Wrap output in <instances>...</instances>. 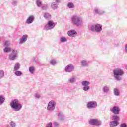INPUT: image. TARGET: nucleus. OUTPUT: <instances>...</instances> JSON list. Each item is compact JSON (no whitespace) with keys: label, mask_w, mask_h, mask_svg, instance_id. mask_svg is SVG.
Here are the masks:
<instances>
[{"label":"nucleus","mask_w":127,"mask_h":127,"mask_svg":"<svg viewBox=\"0 0 127 127\" xmlns=\"http://www.w3.org/2000/svg\"><path fill=\"white\" fill-rule=\"evenodd\" d=\"M125 68H126V69H127V65H126L125 66Z\"/></svg>","instance_id":"a18cd8bd"},{"label":"nucleus","mask_w":127,"mask_h":127,"mask_svg":"<svg viewBox=\"0 0 127 127\" xmlns=\"http://www.w3.org/2000/svg\"><path fill=\"white\" fill-rule=\"evenodd\" d=\"M110 111L112 113H113V114L118 115L120 113V108L118 106H114L112 108H110Z\"/></svg>","instance_id":"f8f14e48"},{"label":"nucleus","mask_w":127,"mask_h":127,"mask_svg":"<svg viewBox=\"0 0 127 127\" xmlns=\"http://www.w3.org/2000/svg\"><path fill=\"white\" fill-rule=\"evenodd\" d=\"M3 51L5 53H7V52H10V51H11V48L8 47H6L4 49Z\"/></svg>","instance_id":"c85d7f7f"},{"label":"nucleus","mask_w":127,"mask_h":127,"mask_svg":"<svg viewBox=\"0 0 127 127\" xmlns=\"http://www.w3.org/2000/svg\"><path fill=\"white\" fill-rule=\"evenodd\" d=\"M4 76V72L3 70H0V79L3 78Z\"/></svg>","instance_id":"72a5a7b5"},{"label":"nucleus","mask_w":127,"mask_h":127,"mask_svg":"<svg viewBox=\"0 0 127 127\" xmlns=\"http://www.w3.org/2000/svg\"><path fill=\"white\" fill-rule=\"evenodd\" d=\"M28 37V36H27V35H23L22 37L20 39L19 44H22L23 43H25V42H26Z\"/></svg>","instance_id":"dca6fc26"},{"label":"nucleus","mask_w":127,"mask_h":127,"mask_svg":"<svg viewBox=\"0 0 127 127\" xmlns=\"http://www.w3.org/2000/svg\"><path fill=\"white\" fill-rule=\"evenodd\" d=\"M36 4L38 7H40L41 5H42V2L40 0H37L36 1Z\"/></svg>","instance_id":"f704fd0d"},{"label":"nucleus","mask_w":127,"mask_h":127,"mask_svg":"<svg viewBox=\"0 0 127 127\" xmlns=\"http://www.w3.org/2000/svg\"><path fill=\"white\" fill-rule=\"evenodd\" d=\"M119 125V123L117 121H114L111 122L110 123V125L112 126V127H117Z\"/></svg>","instance_id":"b1692460"},{"label":"nucleus","mask_w":127,"mask_h":127,"mask_svg":"<svg viewBox=\"0 0 127 127\" xmlns=\"http://www.w3.org/2000/svg\"><path fill=\"white\" fill-rule=\"evenodd\" d=\"M20 68V64H19V63H16L14 67V71H18Z\"/></svg>","instance_id":"5701e85b"},{"label":"nucleus","mask_w":127,"mask_h":127,"mask_svg":"<svg viewBox=\"0 0 127 127\" xmlns=\"http://www.w3.org/2000/svg\"><path fill=\"white\" fill-rule=\"evenodd\" d=\"M94 11L95 14H98V15H101V14H104L105 13V11L100 9L99 8H95Z\"/></svg>","instance_id":"2eb2a0df"},{"label":"nucleus","mask_w":127,"mask_h":127,"mask_svg":"<svg viewBox=\"0 0 127 127\" xmlns=\"http://www.w3.org/2000/svg\"><path fill=\"white\" fill-rule=\"evenodd\" d=\"M58 116L60 121H64L66 119V116L62 112H59L58 113Z\"/></svg>","instance_id":"a211bd4d"},{"label":"nucleus","mask_w":127,"mask_h":127,"mask_svg":"<svg viewBox=\"0 0 127 127\" xmlns=\"http://www.w3.org/2000/svg\"><path fill=\"white\" fill-rule=\"evenodd\" d=\"M113 75L114 79L116 81H121L122 80V76L124 75V70L121 68H116L113 70Z\"/></svg>","instance_id":"7ed1b4c3"},{"label":"nucleus","mask_w":127,"mask_h":127,"mask_svg":"<svg viewBox=\"0 0 127 127\" xmlns=\"http://www.w3.org/2000/svg\"><path fill=\"white\" fill-rule=\"evenodd\" d=\"M50 63L51 64H52L53 66H54L55 65H56V60L55 59H53L50 60Z\"/></svg>","instance_id":"c756f323"},{"label":"nucleus","mask_w":127,"mask_h":127,"mask_svg":"<svg viewBox=\"0 0 127 127\" xmlns=\"http://www.w3.org/2000/svg\"><path fill=\"white\" fill-rule=\"evenodd\" d=\"M88 29L89 31L99 33L101 32L102 30H103V26L101 24H96L89 26Z\"/></svg>","instance_id":"20e7f679"},{"label":"nucleus","mask_w":127,"mask_h":127,"mask_svg":"<svg viewBox=\"0 0 127 127\" xmlns=\"http://www.w3.org/2000/svg\"><path fill=\"white\" fill-rule=\"evenodd\" d=\"M60 41L62 43H64L65 42H67V41H68V40L65 37H62L60 39Z\"/></svg>","instance_id":"bb28decb"},{"label":"nucleus","mask_w":127,"mask_h":127,"mask_svg":"<svg viewBox=\"0 0 127 127\" xmlns=\"http://www.w3.org/2000/svg\"><path fill=\"white\" fill-rule=\"evenodd\" d=\"M53 124H54V126L56 127H59V123H58L56 121L54 122Z\"/></svg>","instance_id":"a19ab883"},{"label":"nucleus","mask_w":127,"mask_h":127,"mask_svg":"<svg viewBox=\"0 0 127 127\" xmlns=\"http://www.w3.org/2000/svg\"><path fill=\"white\" fill-rule=\"evenodd\" d=\"M55 27V23L52 20L48 21L47 24L45 26L44 29L45 30H50L53 29Z\"/></svg>","instance_id":"6e6552de"},{"label":"nucleus","mask_w":127,"mask_h":127,"mask_svg":"<svg viewBox=\"0 0 127 127\" xmlns=\"http://www.w3.org/2000/svg\"><path fill=\"white\" fill-rule=\"evenodd\" d=\"M18 3V2L17 1V0H13L12 1V4L13 5V6H16Z\"/></svg>","instance_id":"4c0bfd02"},{"label":"nucleus","mask_w":127,"mask_h":127,"mask_svg":"<svg viewBox=\"0 0 127 127\" xmlns=\"http://www.w3.org/2000/svg\"><path fill=\"white\" fill-rule=\"evenodd\" d=\"M51 7L53 10H55L58 8V4L55 2H53L51 4Z\"/></svg>","instance_id":"aec40b11"},{"label":"nucleus","mask_w":127,"mask_h":127,"mask_svg":"<svg viewBox=\"0 0 127 127\" xmlns=\"http://www.w3.org/2000/svg\"><path fill=\"white\" fill-rule=\"evenodd\" d=\"M67 7L70 9H73V8H75V4L72 2H69L67 4Z\"/></svg>","instance_id":"412c9836"},{"label":"nucleus","mask_w":127,"mask_h":127,"mask_svg":"<svg viewBox=\"0 0 127 127\" xmlns=\"http://www.w3.org/2000/svg\"><path fill=\"white\" fill-rule=\"evenodd\" d=\"M18 58V51L16 49H13L9 55L10 60H15Z\"/></svg>","instance_id":"423d86ee"},{"label":"nucleus","mask_w":127,"mask_h":127,"mask_svg":"<svg viewBox=\"0 0 127 127\" xmlns=\"http://www.w3.org/2000/svg\"><path fill=\"white\" fill-rule=\"evenodd\" d=\"M86 107L87 109L89 110H92L93 109H96L98 107V103L97 101H89L87 102L86 104Z\"/></svg>","instance_id":"0eeeda50"},{"label":"nucleus","mask_w":127,"mask_h":127,"mask_svg":"<svg viewBox=\"0 0 127 127\" xmlns=\"http://www.w3.org/2000/svg\"><path fill=\"white\" fill-rule=\"evenodd\" d=\"M10 107L14 112H19L22 109V104L19 102V100L17 99L13 100L10 102Z\"/></svg>","instance_id":"f03ea898"},{"label":"nucleus","mask_w":127,"mask_h":127,"mask_svg":"<svg viewBox=\"0 0 127 127\" xmlns=\"http://www.w3.org/2000/svg\"><path fill=\"white\" fill-rule=\"evenodd\" d=\"M70 21L72 25L77 27L84 25V20H83L82 17L77 15H72L71 17Z\"/></svg>","instance_id":"f257e3e1"},{"label":"nucleus","mask_w":127,"mask_h":127,"mask_svg":"<svg viewBox=\"0 0 127 127\" xmlns=\"http://www.w3.org/2000/svg\"><path fill=\"white\" fill-rule=\"evenodd\" d=\"M43 9H47L48 8V5L46 4H43L42 6Z\"/></svg>","instance_id":"ea45409f"},{"label":"nucleus","mask_w":127,"mask_h":127,"mask_svg":"<svg viewBox=\"0 0 127 127\" xmlns=\"http://www.w3.org/2000/svg\"><path fill=\"white\" fill-rule=\"evenodd\" d=\"M10 126L11 127H16V124L14 123L13 121H11L10 123Z\"/></svg>","instance_id":"c9c22d12"},{"label":"nucleus","mask_w":127,"mask_h":127,"mask_svg":"<svg viewBox=\"0 0 127 127\" xmlns=\"http://www.w3.org/2000/svg\"><path fill=\"white\" fill-rule=\"evenodd\" d=\"M125 52L127 53V44L125 45Z\"/></svg>","instance_id":"c03bdc74"},{"label":"nucleus","mask_w":127,"mask_h":127,"mask_svg":"<svg viewBox=\"0 0 127 127\" xmlns=\"http://www.w3.org/2000/svg\"><path fill=\"white\" fill-rule=\"evenodd\" d=\"M76 81V77H75V76H72L68 79L67 83L68 84H75Z\"/></svg>","instance_id":"6ab92c4d"},{"label":"nucleus","mask_w":127,"mask_h":127,"mask_svg":"<svg viewBox=\"0 0 127 127\" xmlns=\"http://www.w3.org/2000/svg\"><path fill=\"white\" fill-rule=\"evenodd\" d=\"M9 44H10V42L8 41H6L4 43V46H5V47H8Z\"/></svg>","instance_id":"e433bc0d"},{"label":"nucleus","mask_w":127,"mask_h":127,"mask_svg":"<svg viewBox=\"0 0 127 127\" xmlns=\"http://www.w3.org/2000/svg\"><path fill=\"white\" fill-rule=\"evenodd\" d=\"M56 107V102L52 100L49 101L47 107V110L49 112H53Z\"/></svg>","instance_id":"39448f33"},{"label":"nucleus","mask_w":127,"mask_h":127,"mask_svg":"<svg viewBox=\"0 0 127 127\" xmlns=\"http://www.w3.org/2000/svg\"><path fill=\"white\" fill-rule=\"evenodd\" d=\"M112 118L114 121H120V117L117 115H113Z\"/></svg>","instance_id":"473e14b6"},{"label":"nucleus","mask_w":127,"mask_h":127,"mask_svg":"<svg viewBox=\"0 0 127 127\" xmlns=\"http://www.w3.org/2000/svg\"><path fill=\"white\" fill-rule=\"evenodd\" d=\"M35 18V17L33 15L29 16L26 20V23L27 24H31L34 21Z\"/></svg>","instance_id":"4468645a"},{"label":"nucleus","mask_w":127,"mask_h":127,"mask_svg":"<svg viewBox=\"0 0 127 127\" xmlns=\"http://www.w3.org/2000/svg\"><path fill=\"white\" fill-rule=\"evenodd\" d=\"M114 94L115 96H119L120 95V90L118 88L114 89Z\"/></svg>","instance_id":"cd10ccee"},{"label":"nucleus","mask_w":127,"mask_h":127,"mask_svg":"<svg viewBox=\"0 0 127 127\" xmlns=\"http://www.w3.org/2000/svg\"><path fill=\"white\" fill-rule=\"evenodd\" d=\"M81 85L83 86V90L85 92H88L90 90V82L88 81H83L81 82Z\"/></svg>","instance_id":"1a4fd4ad"},{"label":"nucleus","mask_w":127,"mask_h":127,"mask_svg":"<svg viewBox=\"0 0 127 127\" xmlns=\"http://www.w3.org/2000/svg\"><path fill=\"white\" fill-rule=\"evenodd\" d=\"M44 18H45V19H50L51 18V15L48 13H45L44 14Z\"/></svg>","instance_id":"a878e982"},{"label":"nucleus","mask_w":127,"mask_h":127,"mask_svg":"<svg viewBox=\"0 0 127 127\" xmlns=\"http://www.w3.org/2000/svg\"><path fill=\"white\" fill-rule=\"evenodd\" d=\"M15 75L17 77H19L20 76H22V72L18 70H16V72H15Z\"/></svg>","instance_id":"2f4dec72"},{"label":"nucleus","mask_w":127,"mask_h":127,"mask_svg":"<svg viewBox=\"0 0 127 127\" xmlns=\"http://www.w3.org/2000/svg\"><path fill=\"white\" fill-rule=\"evenodd\" d=\"M82 67H88L90 64V61L88 60H82L80 62Z\"/></svg>","instance_id":"ddd939ff"},{"label":"nucleus","mask_w":127,"mask_h":127,"mask_svg":"<svg viewBox=\"0 0 127 127\" xmlns=\"http://www.w3.org/2000/svg\"><path fill=\"white\" fill-rule=\"evenodd\" d=\"M55 0V2H56V3L58 4V3H60L62 1L61 0Z\"/></svg>","instance_id":"37998d69"},{"label":"nucleus","mask_w":127,"mask_h":127,"mask_svg":"<svg viewBox=\"0 0 127 127\" xmlns=\"http://www.w3.org/2000/svg\"><path fill=\"white\" fill-rule=\"evenodd\" d=\"M89 123L92 126H101L102 125V122L98 119H91L89 121Z\"/></svg>","instance_id":"9b49d317"},{"label":"nucleus","mask_w":127,"mask_h":127,"mask_svg":"<svg viewBox=\"0 0 127 127\" xmlns=\"http://www.w3.org/2000/svg\"><path fill=\"white\" fill-rule=\"evenodd\" d=\"M127 124L123 123L120 125V127H127Z\"/></svg>","instance_id":"79ce46f5"},{"label":"nucleus","mask_w":127,"mask_h":127,"mask_svg":"<svg viewBox=\"0 0 127 127\" xmlns=\"http://www.w3.org/2000/svg\"><path fill=\"white\" fill-rule=\"evenodd\" d=\"M67 34L70 37H75L77 35V32L74 30H71L68 31Z\"/></svg>","instance_id":"f3484780"},{"label":"nucleus","mask_w":127,"mask_h":127,"mask_svg":"<svg viewBox=\"0 0 127 127\" xmlns=\"http://www.w3.org/2000/svg\"><path fill=\"white\" fill-rule=\"evenodd\" d=\"M34 70H35V67L34 66H31L29 68V71L31 74H34Z\"/></svg>","instance_id":"7c9ffc66"},{"label":"nucleus","mask_w":127,"mask_h":127,"mask_svg":"<svg viewBox=\"0 0 127 127\" xmlns=\"http://www.w3.org/2000/svg\"><path fill=\"white\" fill-rule=\"evenodd\" d=\"M74 70L75 66L73 64H68L64 68V71L66 73H72Z\"/></svg>","instance_id":"9d476101"},{"label":"nucleus","mask_w":127,"mask_h":127,"mask_svg":"<svg viewBox=\"0 0 127 127\" xmlns=\"http://www.w3.org/2000/svg\"><path fill=\"white\" fill-rule=\"evenodd\" d=\"M41 95L40 94L35 93L34 94V97L35 99H40Z\"/></svg>","instance_id":"58836bf2"},{"label":"nucleus","mask_w":127,"mask_h":127,"mask_svg":"<svg viewBox=\"0 0 127 127\" xmlns=\"http://www.w3.org/2000/svg\"><path fill=\"white\" fill-rule=\"evenodd\" d=\"M5 101V97L2 95H0V105H3Z\"/></svg>","instance_id":"393cba45"},{"label":"nucleus","mask_w":127,"mask_h":127,"mask_svg":"<svg viewBox=\"0 0 127 127\" xmlns=\"http://www.w3.org/2000/svg\"><path fill=\"white\" fill-rule=\"evenodd\" d=\"M103 91L104 93H109L110 91V87L107 85H105L103 87Z\"/></svg>","instance_id":"4be33fe9"}]
</instances>
